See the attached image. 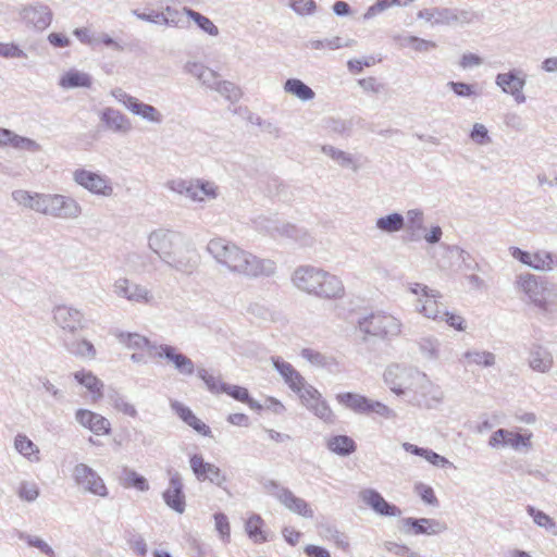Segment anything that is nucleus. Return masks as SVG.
<instances>
[{"instance_id": "obj_1", "label": "nucleus", "mask_w": 557, "mask_h": 557, "mask_svg": "<svg viewBox=\"0 0 557 557\" xmlns=\"http://www.w3.org/2000/svg\"><path fill=\"white\" fill-rule=\"evenodd\" d=\"M148 247L169 268L189 274L198 265L191 240L181 232L157 228L148 235Z\"/></svg>"}, {"instance_id": "obj_2", "label": "nucleus", "mask_w": 557, "mask_h": 557, "mask_svg": "<svg viewBox=\"0 0 557 557\" xmlns=\"http://www.w3.org/2000/svg\"><path fill=\"white\" fill-rule=\"evenodd\" d=\"M290 281L298 290L320 299H341L345 295L343 281L337 275L311 264L297 267Z\"/></svg>"}, {"instance_id": "obj_3", "label": "nucleus", "mask_w": 557, "mask_h": 557, "mask_svg": "<svg viewBox=\"0 0 557 557\" xmlns=\"http://www.w3.org/2000/svg\"><path fill=\"white\" fill-rule=\"evenodd\" d=\"M513 287L523 301L532 305L543 315L557 314V283L545 276L522 272L516 275Z\"/></svg>"}, {"instance_id": "obj_4", "label": "nucleus", "mask_w": 557, "mask_h": 557, "mask_svg": "<svg viewBox=\"0 0 557 557\" xmlns=\"http://www.w3.org/2000/svg\"><path fill=\"white\" fill-rule=\"evenodd\" d=\"M35 212L60 220L77 219L83 211L82 206L71 196L40 193Z\"/></svg>"}, {"instance_id": "obj_5", "label": "nucleus", "mask_w": 557, "mask_h": 557, "mask_svg": "<svg viewBox=\"0 0 557 557\" xmlns=\"http://www.w3.org/2000/svg\"><path fill=\"white\" fill-rule=\"evenodd\" d=\"M401 326L399 319L385 311L371 312L357 321V327L364 336L381 339L397 337Z\"/></svg>"}, {"instance_id": "obj_6", "label": "nucleus", "mask_w": 557, "mask_h": 557, "mask_svg": "<svg viewBox=\"0 0 557 557\" xmlns=\"http://www.w3.org/2000/svg\"><path fill=\"white\" fill-rule=\"evenodd\" d=\"M207 251L228 273L236 275L246 249L223 237H215L207 244Z\"/></svg>"}, {"instance_id": "obj_7", "label": "nucleus", "mask_w": 557, "mask_h": 557, "mask_svg": "<svg viewBox=\"0 0 557 557\" xmlns=\"http://www.w3.org/2000/svg\"><path fill=\"white\" fill-rule=\"evenodd\" d=\"M408 290L416 296L414 311L434 321L442 319V294L421 283H409Z\"/></svg>"}, {"instance_id": "obj_8", "label": "nucleus", "mask_w": 557, "mask_h": 557, "mask_svg": "<svg viewBox=\"0 0 557 557\" xmlns=\"http://www.w3.org/2000/svg\"><path fill=\"white\" fill-rule=\"evenodd\" d=\"M509 255L524 267L540 273H550L557 269V255L546 249L527 251L519 247L511 246Z\"/></svg>"}, {"instance_id": "obj_9", "label": "nucleus", "mask_w": 557, "mask_h": 557, "mask_svg": "<svg viewBox=\"0 0 557 557\" xmlns=\"http://www.w3.org/2000/svg\"><path fill=\"white\" fill-rule=\"evenodd\" d=\"M112 292L117 298L135 305L153 306L156 297L146 285L136 283L125 276L117 277L112 284Z\"/></svg>"}, {"instance_id": "obj_10", "label": "nucleus", "mask_w": 557, "mask_h": 557, "mask_svg": "<svg viewBox=\"0 0 557 557\" xmlns=\"http://www.w3.org/2000/svg\"><path fill=\"white\" fill-rule=\"evenodd\" d=\"M72 178L76 185L86 189L91 195L109 198L114 194L112 180L100 172L79 168L73 171Z\"/></svg>"}, {"instance_id": "obj_11", "label": "nucleus", "mask_w": 557, "mask_h": 557, "mask_svg": "<svg viewBox=\"0 0 557 557\" xmlns=\"http://www.w3.org/2000/svg\"><path fill=\"white\" fill-rule=\"evenodd\" d=\"M242 264L238 268L237 276L258 280L271 278L277 274V264L273 259L262 258L253 252L246 250Z\"/></svg>"}, {"instance_id": "obj_12", "label": "nucleus", "mask_w": 557, "mask_h": 557, "mask_svg": "<svg viewBox=\"0 0 557 557\" xmlns=\"http://www.w3.org/2000/svg\"><path fill=\"white\" fill-rule=\"evenodd\" d=\"M111 96L132 114L141 117L148 123L161 124L163 122V115L156 107L141 102L122 88L116 87L112 89Z\"/></svg>"}, {"instance_id": "obj_13", "label": "nucleus", "mask_w": 557, "mask_h": 557, "mask_svg": "<svg viewBox=\"0 0 557 557\" xmlns=\"http://www.w3.org/2000/svg\"><path fill=\"white\" fill-rule=\"evenodd\" d=\"M75 484L84 492L107 497L109 492L103 479L91 467L84 462L76 463L72 473Z\"/></svg>"}, {"instance_id": "obj_14", "label": "nucleus", "mask_w": 557, "mask_h": 557, "mask_svg": "<svg viewBox=\"0 0 557 557\" xmlns=\"http://www.w3.org/2000/svg\"><path fill=\"white\" fill-rule=\"evenodd\" d=\"M264 487L270 495L274 496L289 511L304 518L313 517V510L309 504L305 499L297 497L290 490L281 486L275 481H269L264 484Z\"/></svg>"}, {"instance_id": "obj_15", "label": "nucleus", "mask_w": 557, "mask_h": 557, "mask_svg": "<svg viewBox=\"0 0 557 557\" xmlns=\"http://www.w3.org/2000/svg\"><path fill=\"white\" fill-rule=\"evenodd\" d=\"M18 16L26 27L42 32L51 25L53 12L49 5L37 1L21 7Z\"/></svg>"}, {"instance_id": "obj_16", "label": "nucleus", "mask_w": 557, "mask_h": 557, "mask_svg": "<svg viewBox=\"0 0 557 557\" xmlns=\"http://www.w3.org/2000/svg\"><path fill=\"white\" fill-rule=\"evenodd\" d=\"M298 396L301 404L317 418L327 424L335 423V413L331 409L326 399L322 397L321 393L315 387L308 385Z\"/></svg>"}, {"instance_id": "obj_17", "label": "nucleus", "mask_w": 557, "mask_h": 557, "mask_svg": "<svg viewBox=\"0 0 557 557\" xmlns=\"http://www.w3.org/2000/svg\"><path fill=\"white\" fill-rule=\"evenodd\" d=\"M531 438V432L516 433L506 429H498L491 435L488 446L496 449L510 447L517 451H528L532 448Z\"/></svg>"}, {"instance_id": "obj_18", "label": "nucleus", "mask_w": 557, "mask_h": 557, "mask_svg": "<svg viewBox=\"0 0 557 557\" xmlns=\"http://www.w3.org/2000/svg\"><path fill=\"white\" fill-rule=\"evenodd\" d=\"M418 383H420V387L417 389L409 404L420 408L431 409L443 401V391L440 386L435 385L428 375H418Z\"/></svg>"}, {"instance_id": "obj_19", "label": "nucleus", "mask_w": 557, "mask_h": 557, "mask_svg": "<svg viewBox=\"0 0 557 557\" xmlns=\"http://www.w3.org/2000/svg\"><path fill=\"white\" fill-rule=\"evenodd\" d=\"M495 84L503 92L512 96L517 103L525 102L527 98L523 94V88L527 81L521 70L513 69L506 73H498L495 77Z\"/></svg>"}, {"instance_id": "obj_20", "label": "nucleus", "mask_w": 557, "mask_h": 557, "mask_svg": "<svg viewBox=\"0 0 557 557\" xmlns=\"http://www.w3.org/2000/svg\"><path fill=\"white\" fill-rule=\"evenodd\" d=\"M154 348L152 358L165 359L171 362L174 369L182 375H193L195 373V363L186 355L180 352L176 347L160 344Z\"/></svg>"}, {"instance_id": "obj_21", "label": "nucleus", "mask_w": 557, "mask_h": 557, "mask_svg": "<svg viewBox=\"0 0 557 557\" xmlns=\"http://www.w3.org/2000/svg\"><path fill=\"white\" fill-rule=\"evenodd\" d=\"M189 466L196 479L200 482L210 481L221 486L226 481L221 469L213 463L206 462L201 455H193L189 458Z\"/></svg>"}, {"instance_id": "obj_22", "label": "nucleus", "mask_w": 557, "mask_h": 557, "mask_svg": "<svg viewBox=\"0 0 557 557\" xmlns=\"http://www.w3.org/2000/svg\"><path fill=\"white\" fill-rule=\"evenodd\" d=\"M184 484L178 472H170L169 487L162 493V498L166 506L177 513H183L186 509V497L184 494Z\"/></svg>"}, {"instance_id": "obj_23", "label": "nucleus", "mask_w": 557, "mask_h": 557, "mask_svg": "<svg viewBox=\"0 0 557 557\" xmlns=\"http://www.w3.org/2000/svg\"><path fill=\"white\" fill-rule=\"evenodd\" d=\"M53 320L61 329L71 333L84 327V313L70 306H57L53 309Z\"/></svg>"}, {"instance_id": "obj_24", "label": "nucleus", "mask_w": 557, "mask_h": 557, "mask_svg": "<svg viewBox=\"0 0 557 557\" xmlns=\"http://www.w3.org/2000/svg\"><path fill=\"white\" fill-rule=\"evenodd\" d=\"M361 500L369 506L375 513L384 517H400L401 510L389 504L384 497L373 488H366L360 492Z\"/></svg>"}, {"instance_id": "obj_25", "label": "nucleus", "mask_w": 557, "mask_h": 557, "mask_svg": "<svg viewBox=\"0 0 557 557\" xmlns=\"http://www.w3.org/2000/svg\"><path fill=\"white\" fill-rule=\"evenodd\" d=\"M273 367L281 374L288 387L299 395L309 384L305 377L287 361L280 357L271 358Z\"/></svg>"}, {"instance_id": "obj_26", "label": "nucleus", "mask_w": 557, "mask_h": 557, "mask_svg": "<svg viewBox=\"0 0 557 557\" xmlns=\"http://www.w3.org/2000/svg\"><path fill=\"white\" fill-rule=\"evenodd\" d=\"M7 147L32 153L41 151V146L36 140L21 136L9 128L0 127V148Z\"/></svg>"}, {"instance_id": "obj_27", "label": "nucleus", "mask_w": 557, "mask_h": 557, "mask_svg": "<svg viewBox=\"0 0 557 557\" xmlns=\"http://www.w3.org/2000/svg\"><path fill=\"white\" fill-rule=\"evenodd\" d=\"M414 369L416 368L403 367L400 364H391L384 372V382L394 394L400 396Z\"/></svg>"}, {"instance_id": "obj_28", "label": "nucleus", "mask_w": 557, "mask_h": 557, "mask_svg": "<svg viewBox=\"0 0 557 557\" xmlns=\"http://www.w3.org/2000/svg\"><path fill=\"white\" fill-rule=\"evenodd\" d=\"M100 121L107 129L116 134L126 135L133 129L131 120L114 108H104L100 113Z\"/></svg>"}, {"instance_id": "obj_29", "label": "nucleus", "mask_w": 557, "mask_h": 557, "mask_svg": "<svg viewBox=\"0 0 557 557\" xmlns=\"http://www.w3.org/2000/svg\"><path fill=\"white\" fill-rule=\"evenodd\" d=\"M403 524L404 528H409L407 531H411L414 535H435L447 530V524L445 522L429 518H405L403 520Z\"/></svg>"}, {"instance_id": "obj_30", "label": "nucleus", "mask_w": 557, "mask_h": 557, "mask_svg": "<svg viewBox=\"0 0 557 557\" xmlns=\"http://www.w3.org/2000/svg\"><path fill=\"white\" fill-rule=\"evenodd\" d=\"M76 421L84 428L90 430L96 435L109 434L111 424L99 413L87 409H78L75 413Z\"/></svg>"}, {"instance_id": "obj_31", "label": "nucleus", "mask_w": 557, "mask_h": 557, "mask_svg": "<svg viewBox=\"0 0 557 557\" xmlns=\"http://www.w3.org/2000/svg\"><path fill=\"white\" fill-rule=\"evenodd\" d=\"M528 363L535 372L548 373L553 369L554 358L546 347L534 344L529 350Z\"/></svg>"}, {"instance_id": "obj_32", "label": "nucleus", "mask_w": 557, "mask_h": 557, "mask_svg": "<svg viewBox=\"0 0 557 557\" xmlns=\"http://www.w3.org/2000/svg\"><path fill=\"white\" fill-rule=\"evenodd\" d=\"M404 230H406L409 240H421L423 233L426 231L425 216L423 210L419 208L410 209L406 212V215H404Z\"/></svg>"}, {"instance_id": "obj_33", "label": "nucleus", "mask_w": 557, "mask_h": 557, "mask_svg": "<svg viewBox=\"0 0 557 557\" xmlns=\"http://www.w3.org/2000/svg\"><path fill=\"white\" fill-rule=\"evenodd\" d=\"M401 447L407 453L422 457L429 463H431L432 466H434L436 468L445 469L448 467H453L451 461H449L446 457L437 454L436 451H434L430 448L419 447V446L408 443V442L403 443Z\"/></svg>"}, {"instance_id": "obj_34", "label": "nucleus", "mask_w": 557, "mask_h": 557, "mask_svg": "<svg viewBox=\"0 0 557 557\" xmlns=\"http://www.w3.org/2000/svg\"><path fill=\"white\" fill-rule=\"evenodd\" d=\"M171 407L175 413L196 432L205 436H209L211 434L210 428L198 419L188 407L176 400L172 401Z\"/></svg>"}, {"instance_id": "obj_35", "label": "nucleus", "mask_w": 557, "mask_h": 557, "mask_svg": "<svg viewBox=\"0 0 557 557\" xmlns=\"http://www.w3.org/2000/svg\"><path fill=\"white\" fill-rule=\"evenodd\" d=\"M339 405L357 414H368L370 398L351 392H344L336 395Z\"/></svg>"}, {"instance_id": "obj_36", "label": "nucleus", "mask_w": 557, "mask_h": 557, "mask_svg": "<svg viewBox=\"0 0 557 557\" xmlns=\"http://www.w3.org/2000/svg\"><path fill=\"white\" fill-rule=\"evenodd\" d=\"M166 187L181 196H185L195 203H201V198L197 197L198 178H175L166 183Z\"/></svg>"}, {"instance_id": "obj_37", "label": "nucleus", "mask_w": 557, "mask_h": 557, "mask_svg": "<svg viewBox=\"0 0 557 557\" xmlns=\"http://www.w3.org/2000/svg\"><path fill=\"white\" fill-rule=\"evenodd\" d=\"M115 336L119 343L128 349H147L150 357L154 354V348L152 347L159 346L138 333L119 332Z\"/></svg>"}, {"instance_id": "obj_38", "label": "nucleus", "mask_w": 557, "mask_h": 557, "mask_svg": "<svg viewBox=\"0 0 557 557\" xmlns=\"http://www.w3.org/2000/svg\"><path fill=\"white\" fill-rule=\"evenodd\" d=\"M417 17L424 20L431 25H450L453 18V9L449 8H428L418 12Z\"/></svg>"}, {"instance_id": "obj_39", "label": "nucleus", "mask_w": 557, "mask_h": 557, "mask_svg": "<svg viewBox=\"0 0 557 557\" xmlns=\"http://www.w3.org/2000/svg\"><path fill=\"white\" fill-rule=\"evenodd\" d=\"M92 84L91 76L88 73L72 69L64 73L59 81L60 87L73 89L78 87L89 88Z\"/></svg>"}, {"instance_id": "obj_40", "label": "nucleus", "mask_w": 557, "mask_h": 557, "mask_svg": "<svg viewBox=\"0 0 557 557\" xmlns=\"http://www.w3.org/2000/svg\"><path fill=\"white\" fill-rule=\"evenodd\" d=\"M75 381L84 386L94 399L102 397L103 383L91 371L81 370L73 373Z\"/></svg>"}, {"instance_id": "obj_41", "label": "nucleus", "mask_w": 557, "mask_h": 557, "mask_svg": "<svg viewBox=\"0 0 557 557\" xmlns=\"http://www.w3.org/2000/svg\"><path fill=\"white\" fill-rule=\"evenodd\" d=\"M283 90L302 102L311 101L315 97L312 88L299 78H288L283 85Z\"/></svg>"}, {"instance_id": "obj_42", "label": "nucleus", "mask_w": 557, "mask_h": 557, "mask_svg": "<svg viewBox=\"0 0 557 557\" xmlns=\"http://www.w3.org/2000/svg\"><path fill=\"white\" fill-rule=\"evenodd\" d=\"M375 227L382 233L393 234L405 227V218L398 212H393L384 216H380L375 221Z\"/></svg>"}, {"instance_id": "obj_43", "label": "nucleus", "mask_w": 557, "mask_h": 557, "mask_svg": "<svg viewBox=\"0 0 557 557\" xmlns=\"http://www.w3.org/2000/svg\"><path fill=\"white\" fill-rule=\"evenodd\" d=\"M301 357L311 364L325 368L329 371H334L335 369L338 368V361L334 357L326 356L320 351L310 348L302 349Z\"/></svg>"}, {"instance_id": "obj_44", "label": "nucleus", "mask_w": 557, "mask_h": 557, "mask_svg": "<svg viewBox=\"0 0 557 557\" xmlns=\"http://www.w3.org/2000/svg\"><path fill=\"white\" fill-rule=\"evenodd\" d=\"M14 447L22 456L32 462H38L40 460L38 446L26 435L17 434L14 438Z\"/></svg>"}, {"instance_id": "obj_45", "label": "nucleus", "mask_w": 557, "mask_h": 557, "mask_svg": "<svg viewBox=\"0 0 557 557\" xmlns=\"http://www.w3.org/2000/svg\"><path fill=\"white\" fill-rule=\"evenodd\" d=\"M327 448L338 456H348L356 450L357 446L351 437L335 435L327 441Z\"/></svg>"}, {"instance_id": "obj_46", "label": "nucleus", "mask_w": 557, "mask_h": 557, "mask_svg": "<svg viewBox=\"0 0 557 557\" xmlns=\"http://www.w3.org/2000/svg\"><path fill=\"white\" fill-rule=\"evenodd\" d=\"M321 151L325 156H327L332 160H334L342 168L352 169L354 171L358 170V165L356 164V161L350 153L343 151L341 149H337L331 145L322 146Z\"/></svg>"}, {"instance_id": "obj_47", "label": "nucleus", "mask_w": 557, "mask_h": 557, "mask_svg": "<svg viewBox=\"0 0 557 557\" xmlns=\"http://www.w3.org/2000/svg\"><path fill=\"white\" fill-rule=\"evenodd\" d=\"M66 349L70 354L84 359L92 360L97 356V351L92 343L85 338L72 341L66 345Z\"/></svg>"}, {"instance_id": "obj_48", "label": "nucleus", "mask_w": 557, "mask_h": 557, "mask_svg": "<svg viewBox=\"0 0 557 557\" xmlns=\"http://www.w3.org/2000/svg\"><path fill=\"white\" fill-rule=\"evenodd\" d=\"M121 483L124 487H135L140 492H146L149 490V483L147 479L127 467L122 469Z\"/></svg>"}, {"instance_id": "obj_49", "label": "nucleus", "mask_w": 557, "mask_h": 557, "mask_svg": "<svg viewBox=\"0 0 557 557\" xmlns=\"http://www.w3.org/2000/svg\"><path fill=\"white\" fill-rule=\"evenodd\" d=\"M183 13L186 14L190 20H193L197 24V26L206 34L212 37L219 36L220 30L218 26L207 16L187 7L183 8Z\"/></svg>"}, {"instance_id": "obj_50", "label": "nucleus", "mask_w": 557, "mask_h": 557, "mask_svg": "<svg viewBox=\"0 0 557 557\" xmlns=\"http://www.w3.org/2000/svg\"><path fill=\"white\" fill-rule=\"evenodd\" d=\"M263 520L259 515H251L245 524V530L250 540L255 543H263L268 540L265 532L262 530Z\"/></svg>"}, {"instance_id": "obj_51", "label": "nucleus", "mask_w": 557, "mask_h": 557, "mask_svg": "<svg viewBox=\"0 0 557 557\" xmlns=\"http://www.w3.org/2000/svg\"><path fill=\"white\" fill-rule=\"evenodd\" d=\"M133 15L140 21L149 22L152 24H162L165 26H178L180 20L169 18L162 11H151L150 13L139 12L138 10L132 11Z\"/></svg>"}, {"instance_id": "obj_52", "label": "nucleus", "mask_w": 557, "mask_h": 557, "mask_svg": "<svg viewBox=\"0 0 557 557\" xmlns=\"http://www.w3.org/2000/svg\"><path fill=\"white\" fill-rule=\"evenodd\" d=\"M354 40H349L344 42L342 37L334 36L332 38H325V39H312L307 42V47H309L312 50H336L342 47H349Z\"/></svg>"}, {"instance_id": "obj_53", "label": "nucleus", "mask_w": 557, "mask_h": 557, "mask_svg": "<svg viewBox=\"0 0 557 557\" xmlns=\"http://www.w3.org/2000/svg\"><path fill=\"white\" fill-rule=\"evenodd\" d=\"M220 196V187L213 181L198 178L197 197L201 198V203L213 201Z\"/></svg>"}, {"instance_id": "obj_54", "label": "nucleus", "mask_w": 557, "mask_h": 557, "mask_svg": "<svg viewBox=\"0 0 557 557\" xmlns=\"http://www.w3.org/2000/svg\"><path fill=\"white\" fill-rule=\"evenodd\" d=\"M527 512L532 517L533 522L536 525L550 531L554 535H557V524L548 515L533 506H528Z\"/></svg>"}, {"instance_id": "obj_55", "label": "nucleus", "mask_w": 557, "mask_h": 557, "mask_svg": "<svg viewBox=\"0 0 557 557\" xmlns=\"http://www.w3.org/2000/svg\"><path fill=\"white\" fill-rule=\"evenodd\" d=\"M419 349L428 360H437L441 356V343L434 337H423L419 341Z\"/></svg>"}, {"instance_id": "obj_56", "label": "nucleus", "mask_w": 557, "mask_h": 557, "mask_svg": "<svg viewBox=\"0 0 557 557\" xmlns=\"http://www.w3.org/2000/svg\"><path fill=\"white\" fill-rule=\"evenodd\" d=\"M40 193H33L25 189L13 190L11 197L18 206L35 211Z\"/></svg>"}, {"instance_id": "obj_57", "label": "nucleus", "mask_w": 557, "mask_h": 557, "mask_svg": "<svg viewBox=\"0 0 557 557\" xmlns=\"http://www.w3.org/2000/svg\"><path fill=\"white\" fill-rule=\"evenodd\" d=\"M465 358L469 363L481 366L484 368L493 367L496 362V357L491 351L469 350L465 352Z\"/></svg>"}, {"instance_id": "obj_58", "label": "nucleus", "mask_w": 557, "mask_h": 557, "mask_svg": "<svg viewBox=\"0 0 557 557\" xmlns=\"http://www.w3.org/2000/svg\"><path fill=\"white\" fill-rule=\"evenodd\" d=\"M221 388H222V393H225V394L232 396L236 400L248 404L250 408L257 407L256 401L249 397V393H248L247 388L238 386V385H230L227 383L222 384Z\"/></svg>"}, {"instance_id": "obj_59", "label": "nucleus", "mask_w": 557, "mask_h": 557, "mask_svg": "<svg viewBox=\"0 0 557 557\" xmlns=\"http://www.w3.org/2000/svg\"><path fill=\"white\" fill-rule=\"evenodd\" d=\"M230 101H237L240 96V89L232 82L218 79L215 87L212 89Z\"/></svg>"}, {"instance_id": "obj_60", "label": "nucleus", "mask_w": 557, "mask_h": 557, "mask_svg": "<svg viewBox=\"0 0 557 557\" xmlns=\"http://www.w3.org/2000/svg\"><path fill=\"white\" fill-rule=\"evenodd\" d=\"M447 87H449L456 94V96L461 98H471L480 96L476 85L467 84L462 82H448Z\"/></svg>"}, {"instance_id": "obj_61", "label": "nucleus", "mask_w": 557, "mask_h": 557, "mask_svg": "<svg viewBox=\"0 0 557 557\" xmlns=\"http://www.w3.org/2000/svg\"><path fill=\"white\" fill-rule=\"evenodd\" d=\"M470 139L479 146H487L492 144V137L488 129L482 123H474L469 134Z\"/></svg>"}, {"instance_id": "obj_62", "label": "nucleus", "mask_w": 557, "mask_h": 557, "mask_svg": "<svg viewBox=\"0 0 557 557\" xmlns=\"http://www.w3.org/2000/svg\"><path fill=\"white\" fill-rule=\"evenodd\" d=\"M370 413H375L376 416L386 420H394L397 417V413L394 409L379 400H373L371 398L368 407V414Z\"/></svg>"}, {"instance_id": "obj_63", "label": "nucleus", "mask_w": 557, "mask_h": 557, "mask_svg": "<svg viewBox=\"0 0 557 557\" xmlns=\"http://www.w3.org/2000/svg\"><path fill=\"white\" fill-rule=\"evenodd\" d=\"M289 8L300 16L312 15L317 10L314 0H289Z\"/></svg>"}, {"instance_id": "obj_64", "label": "nucleus", "mask_w": 557, "mask_h": 557, "mask_svg": "<svg viewBox=\"0 0 557 557\" xmlns=\"http://www.w3.org/2000/svg\"><path fill=\"white\" fill-rule=\"evenodd\" d=\"M278 219L260 215L253 220L255 227L269 236L273 237L277 231Z\"/></svg>"}]
</instances>
